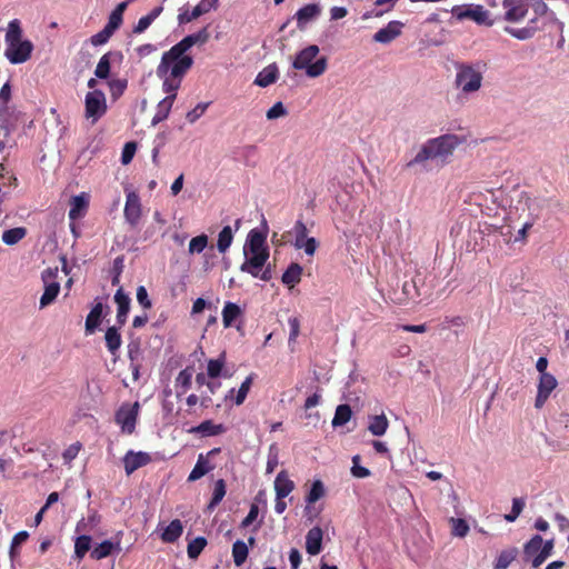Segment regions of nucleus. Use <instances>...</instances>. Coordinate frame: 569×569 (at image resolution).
Segmentation results:
<instances>
[{
    "mask_svg": "<svg viewBox=\"0 0 569 569\" xmlns=\"http://www.w3.org/2000/svg\"><path fill=\"white\" fill-rule=\"evenodd\" d=\"M322 530L320 527L311 528L306 536V550L309 555L316 556L321 551Z\"/></svg>",
    "mask_w": 569,
    "mask_h": 569,
    "instance_id": "5701e85b",
    "label": "nucleus"
},
{
    "mask_svg": "<svg viewBox=\"0 0 569 569\" xmlns=\"http://www.w3.org/2000/svg\"><path fill=\"white\" fill-rule=\"evenodd\" d=\"M137 144L134 142H127L122 149L121 162L128 164L132 161L136 153Z\"/></svg>",
    "mask_w": 569,
    "mask_h": 569,
    "instance_id": "0e129e2a",
    "label": "nucleus"
},
{
    "mask_svg": "<svg viewBox=\"0 0 569 569\" xmlns=\"http://www.w3.org/2000/svg\"><path fill=\"white\" fill-rule=\"evenodd\" d=\"M505 9L503 20L512 23L525 19L529 10V0H503Z\"/></svg>",
    "mask_w": 569,
    "mask_h": 569,
    "instance_id": "4468645a",
    "label": "nucleus"
},
{
    "mask_svg": "<svg viewBox=\"0 0 569 569\" xmlns=\"http://www.w3.org/2000/svg\"><path fill=\"white\" fill-rule=\"evenodd\" d=\"M151 462V456L143 451L129 450L122 458L123 468L127 476Z\"/></svg>",
    "mask_w": 569,
    "mask_h": 569,
    "instance_id": "a211bd4d",
    "label": "nucleus"
},
{
    "mask_svg": "<svg viewBox=\"0 0 569 569\" xmlns=\"http://www.w3.org/2000/svg\"><path fill=\"white\" fill-rule=\"evenodd\" d=\"M113 56H120L121 57V53L119 52H107L104 53L97 67H96V70H94V74L97 78L99 79H107L109 77V73H110V64H111V57Z\"/></svg>",
    "mask_w": 569,
    "mask_h": 569,
    "instance_id": "4c0bfd02",
    "label": "nucleus"
},
{
    "mask_svg": "<svg viewBox=\"0 0 569 569\" xmlns=\"http://www.w3.org/2000/svg\"><path fill=\"white\" fill-rule=\"evenodd\" d=\"M192 375L193 369L191 367L181 370L176 378V386L181 387L183 391L188 390L191 386Z\"/></svg>",
    "mask_w": 569,
    "mask_h": 569,
    "instance_id": "864d4df0",
    "label": "nucleus"
},
{
    "mask_svg": "<svg viewBox=\"0 0 569 569\" xmlns=\"http://www.w3.org/2000/svg\"><path fill=\"white\" fill-rule=\"evenodd\" d=\"M352 416V411L349 405H339L336 408V412L332 419V427H341L346 425Z\"/></svg>",
    "mask_w": 569,
    "mask_h": 569,
    "instance_id": "ea45409f",
    "label": "nucleus"
},
{
    "mask_svg": "<svg viewBox=\"0 0 569 569\" xmlns=\"http://www.w3.org/2000/svg\"><path fill=\"white\" fill-rule=\"evenodd\" d=\"M253 377L254 375L251 373L249 375L244 381L241 383L238 392H237V396L234 398V403L237 406H240L244 402L247 396H248V392L250 391V388H251V385H252V381H253Z\"/></svg>",
    "mask_w": 569,
    "mask_h": 569,
    "instance_id": "603ef678",
    "label": "nucleus"
},
{
    "mask_svg": "<svg viewBox=\"0 0 569 569\" xmlns=\"http://www.w3.org/2000/svg\"><path fill=\"white\" fill-rule=\"evenodd\" d=\"M325 486L321 480H315L311 488L306 497V501L311 505L321 499L325 496Z\"/></svg>",
    "mask_w": 569,
    "mask_h": 569,
    "instance_id": "de8ad7c7",
    "label": "nucleus"
},
{
    "mask_svg": "<svg viewBox=\"0 0 569 569\" xmlns=\"http://www.w3.org/2000/svg\"><path fill=\"white\" fill-rule=\"evenodd\" d=\"M102 313H103V305L101 302L96 303L86 319L87 335H91L96 331V329L98 328V326L101 322Z\"/></svg>",
    "mask_w": 569,
    "mask_h": 569,
    "instance_id": "2f4dec72",
    "label": "nucleus"
},
{
    "mask_svg": "<svg viewBox=\"0 0 569 569\" xmlns=\"http://www.w3.org/2000/svg\"><path fill=\"white\" fill-rule=\"evenodd\" d=\"M558 381L556 377L551 373L540 375L538 386H537V396L535 400V408L541 409L551 392L557 388Z\"/></svg>",
    "mask_w": 569,
    "mask_h": 569,
    "instance_id": "dca6fc26",
    "label": "nucleus"
},
{
    "mask_svg": "<svg viewBox=\"0 0 569 569\" xmlns=\"http://www.w3.org/2000/svg\"><path fill=\"white\" fill-rule=\"evenodd\" d=\"M88 207V199L84 194L74 196L71 199L69 218L76 220L83 216L84 210Z\"/></svg>",
    "mask_w": 569,
    "mask_h": 569,
    "instance_id": "f704fd0d",
    "label": "nucleus"
},
{
    "mask_svg": "<svg viewBox=\"0 0 569 569\" xmlns=\"http://www.w3.org/2000/svg\"><path fill=\"white\" fill-rule=\"evenodd\" d=\"M302 267L299 263L292 262L282 274V282L292 288L301 280Z\"/></svg>",
    "mask_w": 569,
    "mask_h": 569,
    "instance_id": "473e14b6",
    "label": "nucleus"
},
{
    "mask_svg": "<svg viewBox=\"0 0 569 569\" xmlns=\"http://www.w3.org/2000/svg\"><path fill=\"white\" fill-rule=\"evenodd\" d=\"M226 362L224 353H221L217 359H210L207 365V372L210 378H217L221 375L222 368Z\"/></svg>",
    "mask_w": 569,
    "mask_h": 569,
    "instance_id": "8fccbe9b",
    "label": "nucleus"
},
{
    "mask_svg": "<svg viewBox=\"0 0 569 569\" xmlns=\"http://www.w3.org/2000/svg\"><path fill=\"white\" fill-rule=\"evenodd\" d=\"M482 79V72L479 67L467 63L457 64L455 83L462 93L477 92L481 88Z\"/></svg>",
    "mask_w": 569,
    "mask_h": 569,
    "instance_id": "423d86ee",
    "label": "nucleus"
},
{
    "mask_svg": "<svg viewBox=\"0 0 569 569\" xmlns=\"http://www.w3.org/2000/svg\"><path fill=\"white\" fill-rule=\"evenodd\" d=\"M214 469V466L204 457L203 453H200L198 456V460L191 470L190 475L188 476V481L192 482L196 481L203 476H206L208 472Z\"/></svg>",
    "mask_w": 569,
    "mask_h": 569,
    "instance_id": "a878e982",
    "label": "nucleus"
},
{
    "mask_svg": "<svg viewBox=\"0 0 569 569\" xmlns=\"http://www.w3.org/2000/svg\"><path fill=\"white\" fill-rule=\"evenodd\" d=\"M403 23L400 21H390L385 28L379 29L373 34V41L388 44L401 34Z\"/></svg>",
    "mask_w": 569,
    "mask_h": 569,
    "instance_id": "aec40b11",
    "label": "nucleus"
},
{
    "mask_svg": "<svg viewBox=\"0 0 569 569\" xmlns=\"http://www.w3.org/2000/svg\"><path fill=\"white\" fill-rule=\"evenodd\" d=\"M320 49L317 44H310L300 50L293 61L292 68L303 70L309 78H318L322 76L328 68V59L322 56L317 59Z\"/></svg>",
    "mask_w": 569,
    "mask_h": 569,
    "instance_id": "39448f33",
    "label": "nucleus"
},
{
    "mask_svg": "<svg viewBox=\"0 0 569 569\" xmlns=\"http://www.w3.org/2000/svg\"><path fill=\"white\" fill-rule=\"evenodd\" d=\"M288 325H289V329H290L289 345H291L292 342L296 341V339L298 338V336L300 333V321L297 317H291L288 320Z\"/></svg>",
    "mask_w": 569,
    "mask_h": 569,
    "instance_id": "69168bd1",
    "label": "nucleus"
},
{
    "mask_svg": "<svg viewBox=\"0 0 569 569\" xmlns=\"http://www.w3.org/2000/svg\"><path fill=\"white\" fill-rule=\"evenodd\" d=\"M57 270L52 271L50 269H47L42 272V280L44 282V291L40 298V308H46L49 305H51L59 291H60V284L57 281H49V279H52L56 277Z\"/></svg>",
    "mask_w": 569,
    "mask_h": 569,
    "instance_id": "f3484780",
    "label": "nucleus"
},
{
    "mask_svg": "<svg viewBox=\"0 0 569 569\" xmlns=\"http://www.w3.org/2000/svg\"><path fill=\"white\" fill-rule=\"evenodd\" d=\"M192 66L193 58L172 60L162 53L160 63L156 69L157 77L162 80V91L167 96H174L176 99L182 79Z\"/></svg>",
    "mask_w": 569,
    "mask_h": 569,
    "instance_id": "7ed1b4c3",
    "label": "nucleus"
},
{
    "mask_svg": "<svg viewBox=\"0 0 569 569\" xmlns=\"http://www.w3.org/2000/svg\"><path fill=\"white\" fill-rule=\"evenodd\" d=\"M465 141L463 138L447 133L427 140L416 153V156L406 164L407 168L421 167L427 169V162L432 161L445 166L450 161L455 150Z\"/></svg>",
    "mask_w": 569,
    "mask_h": 569,
    "instance_id": "f03ea898",
    "label": "nucleus"
},
{
    "mask_svg": "<svg viewBox=\"0 0 569 569\" xmlns=\"http://www.w3.org/2000/svg\"><path fill=\"white\" fill-rule=\"evenodd\" d=\"M107 112V99L101 90H92L86 94L84 117L97 122Z\"/></svg>",
    "mask_w": 569,
    "mask_h": 569,
    "instance_id": "9d476101",
    "label": "nucleus"
},
{
    "mask_svg": "<svg viewBox=\"0 0 569 569\" xmlns=\"http://www.w3.org/2000/svg\"><path fill=\"white\" fill-rule=\"evenodd\" d=\"M536 23H537V18H533L529 21V26H527L525 28L516 29V28H511V27H506L505 31L518 40H528V39L532 38L535 36L536 31L538 30V27L536 26Z\"/></svg>",
    "mask_w": 569,
    "mask_h": 569,
    "instance_id": "c85d7f7f",
    "label": "nucleus"
},
{
    "mask_svg": "<svg viewBox=\"0 0 569 569\" xmlns=\"http://www.w3.org/2000/svg\"><path fill=\"white\" fill-rule=\"evenodd\" d=\"M22 28L18 19H13L8 23L4 36V57L12 64H21L27 62L34 49L33 43L28 39H22Z\"/></svg>",
    "mask_w": 569,
    "mask_h": 569,
    "instance_id": "20e7f679",
    "label": "nucleus"
},
{
    "mask_svg": "<svg viewBox=\"0 0 569 569\" xmlns=\"http://www.w3.org/2000/svg\"><path fill=\"white\" fill-rule=\"evenodd\" d=\"M279 76V69L276 63H271L263 68L256 77L254 84L266 88L274 83Z\"/></svg>",
    "mask_w": 569,
    "mask_h": 569,
    "instance_id": "b1692460",
    "label": "nucleus"
},
{
    "mask_svg": "<svg viewBox=\"0 0 569 569\" xmlns=\"http://www.w3.org/2000/svg\"><path fill=\"white\" fill-rule=\"evenodd\" d=\"M140 405L138 401L134 403H123L116 413V422L121 427V430L131 435L136 429L137 418L139 415Z\"/></svg>",
    "mask_w": 569,
    "mask_h": 569,
    "instance_id": "ddd939ff",
    "label": "nucleus"
},
{
    "mask_svg": "<svg viewBox=\"0 0 569 569\" xmlns=\"http://www.w3.org/2000/svg\"><path fill=\"white\" fill-rule=\"evenodd\" d=\"M233 240V230L230 226H226L218 234L217 249L220 253H224L231 246Z\"/></svg>",
    "mask_w": 569,
    "mask_h": 569,
    "instance_id": "58836bf2",
    "label": "nucleus"
},
{
    "mask_svg": "<svg viewBox=\"0 0 569 569\" xmlns=\"http://www.w3.org/2000/svg\"><path fill=\"white\" fill-rule=\"evenodd\" d=\"M182 532V522L179 519H174L162 531L161 540L166 543H173L180 538Z\"/></svg>",
    "mask_w": 569,
    "mask_h": 569,
    "instance_id": "bb28decb",
    "label": "nucleus"
},
{
    "mask_svg": "<svg viewBox=\"0 0 569 569\" xmlns=\"http://www.w3.org/2000/svg\"><path fill=\"white\" fill-rule=\"evenodd\" d=\"M526 204L532 216V220L535 221L539 217V212L547 206V200L543 198H527Z\"/></svg>",
    "mask_w": 569,
    "mask_h": 569,
    "instance_id": "3c124183",
    "label": "nucleus"
},
{
    "mask_svg": "<svg viewBox=\"0 0 569 569\" xmlns=\"http://www.w3.org/2000/svg\"><path fill=\"white\" fill-rule=\"evenodd\" d=\"M525 500L522 498H513L512 499V508L511 512L505 515V520L508 522H513L519 517L525 508Z\"/></svg>",
    "mask_w": 569,
    "mask_h": 569,
    "instance_id": "4d7b16f0",
    "label": "nucleus"
},
{
    "mask_svg": "<svg viewBox=\"0 0 569 569\" xmlns=\"http://www.w3.org/2000/svg\"><path fill=\"white\" fill-rule=\"evenodd\" d=\"M173 102L174 96H167L158 103L156 113L151 120L152 126H156L168 118Z\"/></svg>",
    "mask_w": 569,
    "mask_h": 569,
    "instance_id": "c756f323",
    "label": "nucleus"
},
{
    "mask_svg": "<svg viewBox=\"0 0 569 569\" xmlns=\"http://www.w3.org/2000/svg\"><path fill=\"white\" fill-rule=\"evenodd\" d=\"M287 114V109L281 101L276 102L268 111L267 119L273 120Z\"/></svg>",
    "mask_w": 569,
    "mask_h": 569,
    "instance_id": "e2e57ef3",
    "label": "nucleus"
},
{
    "mask_svg": "<svg viewBox=\"0 0 569 569\" xmlns=\"http://www.w3.org/2000/svg\"><path fill=\"white\" fill-rule=\"evenodd\" d=\"M209 102H200L192 110H190L186 118L190 123L196 122L207 110Z\"/></svg>",
    "mask_w": 569,
    "mask_h": 569,
    "instance_id": "680f3d73",
    "label": "nucleus"
},
{
    "mask_svg": "<svg viewBox=\"0 0 569 569\" xmlns=\"http://www.w3.org/2000/svg\"><path fill=\"white\" fill-rule=\"evenodd\" d=\"M111 93L116 98L123 93L127 88V81L121 79H116L109 82Z\"/></svg>",
    "mask_w": 569,
    "mask_h": 569,
    "instance_id": "774afa93",
    "label": "nucleus"
},
{
    "mask_svg": "<svg viewBox=\"0 0 569 569\" xmlns=\"http://www.w3.org/2000/svg\"><path fill=\"white\" fill-rule=\"evenodd\" d=\"M388 419L382 415H377L370 418L368 430L377 437L383 436L388 429Z\"/></svg>",
    "mask_w": 569,
    "mask_h": 569,
    "instance_id": "e433bc0d",
    "label": "nucleus"
},
{
    "mask_svg": "<svg viewBox=\"0 0 569 569\" xmlns=\"http://www.w3.org/2000/svg\"><path fill=\"white\" fill-rule=\"evenodd\" d=\"M266 240V232L260 231L257 228L249 231L243 246L246 260L240 266V270L251 274L253 278L269 281L272 278V272L270 264L264 268L270 256Z\"/></svg>",
    "mask_w": 569,
    "mask_h": 569,
    "instance_id": "f257e3e1",
    "label": "nucleus"
},
{
    "mask_svg": "<svg viewBox=\"0 0 569 569\" xmlns=\"http://www.w3.org/2000/svg\"><path fill=\"white\" fill-rule=\"evenodd\" d=\"M553 549V540L543 541L541 536L535 535L523 548V557L526 561H531L532 567L537 568L542 565L551 555Z\"/></svg>",
    "mask_w": 569,
    "mask_h": 569,
    "instance_id": "0eeeda50",
    "label": "nucleus"
},
{
    "mask_svg": "<svg viewBox=\"0 0 569 569\" xmlns=\"http://www.w3.org/2000/svg\"><path fill=\"white\" fill-rule=\"evenodd\" d=\"M450 522L452 523V533L457 537H465L469 531V525L466 520L461 518H450Z\"/></svg>",
    "mask_w": 569,
    "mask_h": 569,
    "instance_id": "13d9d810",
    "label": "nucleus"
},
{
    "mask_svg": "<svg viewBox=\"0 0 569 569\" xmlns=\"http://www.w3.org/2000/svg\"><path fill=\"white\" fill-rule=\"evenodd\" d=\"M114 549V545L110 540H104L101 543H99L97 547L93 548L90 556L91 558L96 560L103 559L111 555L112 550Z\"/></svg>",
    "mask_w": 569,
    "mask_h": 569,
    "instance_id": "a18cd8bd",
    "label": "nucleus"
},
{
    "mask_svg": "<svg viewBox=\"0 0 569 569\" xmlns=\"http://www.w3.org/2000/svg\"><path fill=\"white\" fill-rule=\"evenodd\" d=\"M360 462V456H353L352 457V468L351 473L356 478H367L370 476V470L368 468H365L359 465Z\"/></svg>",
    "mask_w": 569,
    "mask_h": 569,
    "instance_id": "bf43d9fd",
    "label": "nucleus"
},
{
    "mask_svg": "<svg viewBox=\"0 0 569 569\" xmlns=\"http://www.w3.org/2000/svg\"><path fill=\"white\" fill-rule=\"evenodd\" d=\"M27 234V229L23 227H17L9 230H6L2 233V241L7 246H13L22 240Z\"/></svg>",
    "mask_w": 569,
    "mask_h": 569,
    "instance_id": "a19ab883",
    "label": "nucleus"
},
{
    "mask_svg": "<svg viewBox=\"0 0 569 569\" xmlns=\"http://www.w3.org/2000/svg\"><path fill=\"white\" fill-rule=\"evenodd\" d=\"M248 553H249L248 546L242 540H237L232 545V557H233V562L236 566L239 567V566L243 565L248 558Z\"/></svg>",
    "mask_w": 569,
    "mask_h": 569,
    "instance_id": "79ce46f5",
    "label": "nucleus"
},
{
    "mask_svg": "<svg viewBox=\"0 0 569 569\" xmlns=\"http://www.w3.org/2000/svg\"><path fill=\"white\" fill-rule=\"evenodd\" d=\"M219 0H201L191 12H182L178 16V21L180 24L188 23L200 16L209 12L212 9H216Z\"/></svg>",
    "mask_w": 569,
    "mask_h": 569,
    "instance_id": "412c9836",
    "label": "nucleus"
},
{
    "mask_svg": "<svg viewBox=\"0 0 569 569\" xmlns=\"http://www.w3.org/2000/svg\"><path fill=\"white\" fill-rule=\"evenodd\" d=\"M208 244V237L206 234H200L192 238L189 242L188 251L190 254L201 253Z\"/></svg>",
    "mask_w": 569,
    "mask_h": 569,
    "instance_id": "5fc2aeb1",
    "label": "nucleus"
},
{
    "mask_svg": "<svg viewBox=\"0 0 569 569\" xmlns=\"http://www.w3.org/2000/svg\"><path fill=\"white\" fill-rule=\"evenodd\" d=\"M321 13V7L318 3H309L300 8L293 18L297 20V28L305 30L309 22L316 20Z\"/></svg>",
    "mask_w": 569,
    "mask_h": 569,
    "instance_id": "6ab92c4d",
    "label": "nucleus"
},
{
    "mask_svg": "<svg viewBox=\"0 0 569 569\" xmlns=\"http://www.w3.org/2000/svg\"><path fill=\"white\" fill-rule=\"evenodd\" d=\"M242 311L240 307L231 301L226 302L222 309V322L224 328H230L237 318L241 316Z\"/></svg>",
    "mask_w": 569,
    "mask_h": 569,
    "instance_id": "72a5a7b5",
    "label": "nucleus"
},
{
    "mask_svg": "<svg viewBox=\"0 0 569 569\" xmlns=\"http://www.w3.org/2000/svg\"><path fill=\"white\" fill-rule=\"evenodd\" d=\"M295 489V483L289 479L284 470L280 471L274 480V490L278 498L288 497Z\"/></svg>",
    "mask_w": 569,
    "mask_h": 569,
    "instance_id": "393cba45",
    "label": "nucleus"
},
{
    "mask_svg": "<svg viewBox=\"0 0 569 569\" xmlns=\"http://www.w3.org/2000/svg\"><path fill=\"white\" fill-rule=\"evenodd\" d=\"M192 432L201 433L202 436H217L226 431L223 425H216L211 420H204L199 426L192 428Z\"/></svg>",
    "mask_w": 569,
    "mask_h": 569,
    "instance_id": "c9c22d12",
    "label": "nucleus"
},
{
    "mask_svg": "<svg viewBox=\"0 0 569 569\" xmlns=\"http://www.w3.org/2000/svg\"><path fill=\"white\" fill-rule=\"evenodd\" d=\"M112 34L113 33L104 27L101 31L90 38V42L94 47L102 46L108 42Z\"/></svg>",
    "mask_w": 569,
    "mask_h": 569,
    "instance_id": "052dcab7",
    "label": "nucleus"
},
{
    "mask_svg": "<svg viewBox=\"0 0 569 569\" xmlns=\"http://www.w3.org/2000/svg\"><path fill=\"white\" fill-rule=\"evenodd\" d=\"M142 207L140 197L134 191H128L126 194V204L123 209V216L126 221L134 228L141 218Z\"/></svg>",
    "mask_w": 569,
    "mask_h": 569,
    "instance_id": "2eb2a0df",
    "label": "nucleus"
},
{
    "mask_svg": "<svg viewBox=\"0 0 569 569\" xmlns=\"http://www.w3.org/2000/svg\"><path fill=\"white\" fill-rule=\"evenodd\" d=\"M423 279L420 274H416L410 280L402 283L401 292L395 291L390 299L398 305H403L408 301H417L422 296L420 284Z\"/></svg>",
    "mask_w": 569,
    "mask_h": 569,
    "instance_id": "9b49d317",
    "label": "nucleus"
},
{
    "mask_svg": "<svg viewBox=\"0 0 569 569\" xmlns=\"http://www.w3.org/2000/svg\"><path fill=\"white\" fill-rule=\"evenodd\" d=\"M209 33L206 28L201 29L200 31L196 33L188 34L182 40H180L178 43L172 46L168 51L163 52L168 57H170L172 60H180L186 58H192L191 56L187 54V51L193 47L194 44H203L208 41Z\"/></svg>",
    "mask_w": 569,
    "mask_h": 569,
    "instance_id": "1a4fd4ad",
    "label": "nucleus"
},
{
    "mask_svg": "<svg viewBox=\"0 0 569 569\" xmlns=\"http://www.w3.org/2000/svg\"><path fill=\"white\" fill-rule=\"evenodd\" d=\"M289 233L295 238L293 246L296 249H303L307 256L315 254L319 243L316 238L307 237L308 229L302 220H297Z\"/></svg>",
    "mask_w": 569,
    "mask_h": 569,
    "instance_id": "f8f14e48",
    "label": "nucleus"
},
{
    "mask_svg": "<svg viewBox=\"0 0 569 569\" xmlns=\"http://www.w3.org/2000/svg\"><path fill=\"white\" fill-rule=\"evenodd\" d=\"M207 546V539L204 537H197L188 543L187 553L190 559H197L203 548Z\"/></svg>",
    "mask_w": 569,
    "mask_h": 569,
    "instance_id": "09e8293b",
    "label": "nucleus"
},
{
    "mask_svg": "<svg viewBox=\"0 0 569 569\" xmlns=\"http://www.w3.org/2000/svg\"><path fill=\"white\" fill-rule=\"evenodd\" d=\"M106 346L108 351L116 356L121 347V335L119 332V328L116 326L109 327L104 335Z\"/></svg>",
    "mask_w": 569,
    "mask_h": 569,
    "instance_id": "cd10ccee",
    "label": "nucleus"
},
{
    "mask_svg": "<svg viewBox=\"0 0 569 569\" xmlns=\"http://www.w3.org/2000/svg\"><path fill=\"white\" fill-rule=\"evenodd\" d=\"M114 302L118 306L117 323L119 325V328H121L127 322L131 299L120 287L114 293Z\"/></svg>",
    "mask_w": 569,
    "mask_h": 569,
    "instance_id": "4be33fe9",
    "label": "nucleus"
},
{
    "mask_svg": "<svg viewBox=\"0 0 569 569\" xmlns=\"http://www.w3.org/2000/svg\"><path fill=\"white\" fill-rule=\"evenodd\" d=\"M226 496V483L223 479H219L214 483L212 498L208 505L209 509H214Z\"/></svg>",
    "mask_w": 569,
    "mask_h": 569,
    "instance_id": "49530a36",
    "label": "nucleus"
},
{
    "mask_svg": "<svg viewBox=\"0 0 569 569\" xmlns=\"http://www.w3.org/2000/svg\"><path fill=\"white\" fill-rule=\"evenodd\" d=\"M518 555L516 548L503 550L500 552L495 562V569H507Z\"/></svg>",
    "mask_w": 569,
    "mask_h": 569,
    "instance_id": "37998d69",
    "label": "nucleus"
},
{
    "mask_svg": "<svg viewBox=\"0 0 569 569\" xmlns=\"http://www.w3.org/2000/svg\"><path fill=\"white\" fill-rule=\"evenodd\" d=\"M451 14L458 21L471 20L479 26L491 27L495 20L490 19V13L481 4H460L451 9Z\"/></svg>",
    "mask_w": 569,
    "mask_h": 569,
    "instance_id": "6e6552de",
    "label": "nucleus"
},
{
    "mask_svg": "<svg viewBox=\"0 0 569 569\" xmlns=\"http://www.w3.org/2000/svg\"><path fill=\"white\" fill-rule=\"evenodd\" d=\"M137 300L144 309H149L152 307V302L149 299L148 291L143 286H139L137 289Z\"/></svg>",
    "mask_w": 569,
    "mask_h": 569,
    "instance_id": "338daca9",
    "label": "nucleus"
},
{
    "mask_svg": "<svg viewBox=\"0 0 569 569\" xmlns=\"http://www.w3.org/2000/svg\"><path fill=\"white\" fill-rule=\"evenodd\" d=\"M28 538L29 533L24 530L19 531L13 536L9 551L11 559L16 558L19 555L18 547L26 542Z\"/></svg>",
    "mask_w": 569,
    "mask_h": 569,
    "instance_id": "6e6d98bb",
    "label": "nucleus"
},
{
    "mask_svg": "<svg viewBox=\"0 0 569 569\" xmlns=\"http://www.w3.org/2000/svg\"><path fill=\"white\" fill-rule=\"evenodd\" d=\"M91 537L80 535L74 541V553L78 559H82L91 548Z\"/></svg>",
    "mask_w": 569,
    "mask_h": 569,
    "instance_id": "c03bdc74",
    "label": "nucleus"
},
{
    "mask_svg": "<svg viewBox=\"0 0 569 569\" xmlns=\"http://www.w3.org/2000/svg\"><path fill=\"white\" fill-rule=\"evenodd\" d=\"M101 517L94 509H89L88 517L80 519L76 525V532L92 531L99 523Z\"/></svg>",
    "mask_w": 569,
    "mask_h": 569,
    "instance_id": "7c9ffc66",
    "label": "nucleus"
}]
</instances>
